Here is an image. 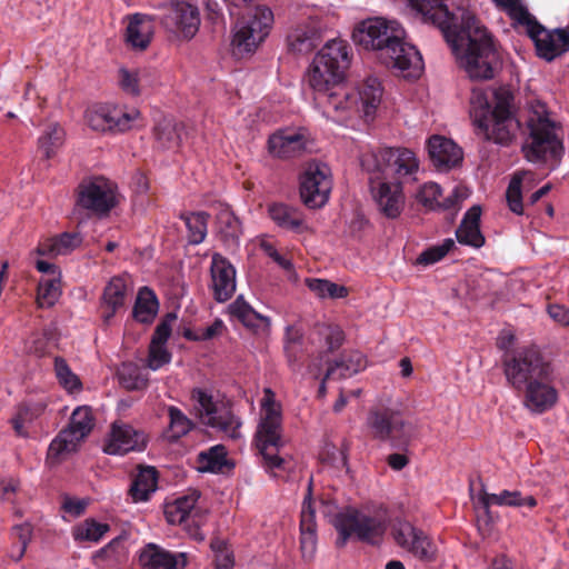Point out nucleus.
Segmentation results:
<instances>
[{"label":"nucleus","instance_id":"nucleus-1","mask_svg":"<svg viewBox=\"0 0 569 569\" xmlns=\"http://www.w3.org/2000/svg\"><path fill=\"white\" fill-rule=\"evenodd\" d=\"M425 22L437 27L472 80H491L501 68L492 36L461 1L450 9L448 0H409Z\"/></svg>","mask_w":569,"mask_h":569},{"label":"nucleus","instance_id":"nucleus-2","mask_svg":"<svg viewBox=\"0 0 569 569\" xmlns=\"http://www.w3.org/2000/svg\"><path fill=\"white\" fill-rule=\"evenodd\" d=\"M350 62L351 47L345 40H330L320 49L308 73L315 102L327 117L355 110L366 120L372 119L381 101V83L378 78L368 77L356 90L346 86L343 80Z\"/></svg>","mask_w":569,"mask_h":569},{"label":"nucleus","instance_id":"nucleus-3","mask_svg":"<svg viewBox=\"0 0 569 569\" xmlns=\"http://www.w3.org/2000/svg\"><path fill=\"white\" fill-rule=\"evenodd\" d=\"M501 365L508 386L521 395V403L528 411L542 415L558 402L553 365L538 347L506 352Z\"/></svg>","mask_w":569,"mask_h":569},{"label":"nucleus","instance_id":"nucleus-4","mask_svg":"<svg viewBox=\"0 0 569 569\" xmlns=\"http://www.w3.org/2000/svg\"><path fill=\"white\" fill-rule=\"evenodd\" d=\"M375 158L378 170L392 181L372 182V198L381 214L388 219H397L405 209L403 186L417 180L419 162L415 153L406 148H383Z\"/></svg>","mask_w":569,"mask_h":569},{"label":"nucleus","instance_id":"nucleus-5","mask_svg":"<svg viewBox=\"0 0 569 569\" xmlns=\"http://www.w3.org/2000/svg\"><path fill=\"white\" fill-rule=\"evenodd\" d=\"M402 31L389 24L382 18L367 19L352 32L355 43L379 51V57L387 67L405 72L406 78H417L422 70V57L416 47L406 43Z\"/></svg>","mask_w":569,"mask_h":569},{"label":"nucleus","instance_id":"nucleus-6","mask_svg":"<svg viewBox=\"0 0 569 569\" xmlns=\"http://www.w3.org/2000/svg\"><path fill=\"white\" fill-rule=\"evenodd\" d=\"M513 94L505 88L493 92V107L483 94L471 99L470 117L478 134L486 140L508 146L518 131L520 123L512 111Z\"/></svg>","mask_w":569,"mask_h":569},{"label":"nucleus","instance_id":"nucleus-7","mask_svg":"<svg viewBox=\"0 0 569 569\" xmlns=\"http://www.w3.org/2000/svg\"><path fill=\"white\" fill-rule=\"evenodd\" d=\"M261 410V419L254 435L256 447L261 457L260 463L270 477L283 479L290 471L291 463L280 455L284 447L281 406L276 401V395L270 388L263 391Z\"/></svg>","mask_w":569,"mask_h":569},{"label":"nucleus","instance_id":"nucleus-8","mask_svg":"<svg viewBox=\"0 0 569 569\" xmlns=\"http://www.w3.org/2000/svg\"><path fill=\"white\" fill-rule=\"evenodd\" d=\"M527 128L529 134L522 147L526 159L530 162H551L553 169L560 162L565 148L557 123L548 117L545 106L532 111Z\"/></svg>","mask_w":569,"mask_h":569},{"label":"nucleus","instance_id":"nucleus-9","mask_svg":"<svg viewBox=\"0 0 569 569\" xmlns=\"http://www.w3.org/2000/svg\"><path fill=\"white\" fill-rule=\"evenodd\" d=\"M388 513L382 507L368 512L355 508L336 515L333 526L338 532L337 546L342 548L350 538L369 545L379 543L388 528Z\"/></svg>","mask_w":569,"mask_h":569},{"label":"nucleus","instance_id":"nucleus-10","mask_svg":"<svg viewBox=\"0 0 569 569\" xmlns=\"http://www.w3.org/2000/svg\"><path fill=\"white\" fill-rule=\"evenodd\" d=\"M273 24V13L267 6H249L238 18L232 37L236 54L254 52L269 36Z\"/></svg>","mask_w":569,"mask_h":569},{"label":"nucleus","instance_id":"nucleus-11","mask_svg":"<svg viewBox=\"0 0 569 569\" xmlns=\"http://www.w3.org/2000/svg\"><path fill=\"white\" fill-rule=\"evenodd\" d=\"M94 427V417L88 406L73 410L69 423L51 440L47 451V462L51 466L63 461L77 451L79 443L87 438Z\"/></svg>","mask_w":569,"mask_h":569},{"label":"nucleus","instance_id":"nucleus-12","mask_svg":"<svg viewBox=\"0 0 569 569\" xmlns=\"http://www.w3.org/2000/svg\"><path fill=\"white\" fill-rule=\"evenodd\" d=\"M367 427L372 439L389 441L397 449H406L412 438L411 425L403 419L401 412L385 406L369 410Z\"/></svg>","mask_w":569,"mask_h":569},{"label":"nucleus","instance_id":"nucleus-13","mask_svg":"<svg viewBox=\"0 0 569 569\" xmlns=\"http://www.w3.org/2000/svg\"><path fill=\"white\" fill-rule=\"evenodd\" d=\"M331 189L330 168L323 162H308L299 176V194L302 203L310 209H319L328 202Z\"/></svg>","mask_w":569,"mask_h":569},{"label":"nucleus","instance_id":"nucleus-14","mask_svg":"<svg viewBox=\"0 0 569 569\" xmlns=\"http://www.w3.org/2000/svg\"><path fill=\"white\" fill-rule=\"evenodd\" d=\"M140 117L136 109H127L111 103H94L87 108L84 120L97 132L119 133L130 130Z\"/></svg>","mask_w":569,"mask_h":569},{"label":"nucleus","instance_id":"nucleus-15","mask_svg":"<svg viewBox=\"0 0 569 569\" xmlns=\"http://www.w3.org/2000/svg\"><path fill=\"white\" fill-rule=\"evenodd\" d=\"M156 18L169 33L181 40H191L200 27L199 9L186 1L174 0L163 4Z\"/></svg>","mask_w":569,"mask_h":569},{"label":"nucleus","instance_id":"nucleus-16","mask_svg":"<svg viewBox=\"0 0 569 569\" xmlns=\"http://www.w3.org/2000/svg\"><path fill=\"white\" fill-rule=\"evenodd\" d=\"M518 21L527 27L529 37L535 41L537 54L552 61L569 49V33L557 29L546 30L526 9L520 8Z\"/></svg>","mask_w":569,"mask_h":569},{"label":"nucleus","instance_id":"nucleus-17","mask_svg":"<svg viewBox=\"0 0 569 569\" xmlns=\"http://www.w3.org/2000/svg\"><path fill=\"white\" fill-rule=\"evenodd\" d=\"M391 536L401 549L425 563L436 562L439 549L436 541L422 529L406 520L393 523Z\"/></svg>","mask_w":569,"mask_h":569},{"label":"nucleus","instance_id":"nucleus-18","mask_svg":"<svg viewBox=\"0 0 569 569\" xmlns=\"http://www.w3.org/2000/svg\"><path fill=\"white\" fill-rule=\"evenodd\" d=\"M191 399L194 401V409L204 425L222 431L230 438L239 437L238 429L241 422L230 410L219 408L210 392L201 388H194L191 392Z\"/></svg>","mask_w":569,"mask_h":569},{"label":"nucleus","instance_id":"nucleus-19","mask_svg":"<svg viewBox=\"0 0 569 569\" xmlns=\"http://www.w3.org/2000/svg\"><path fill=\"white\" fill-rule=\"evenodd\" d=\"M77 206L98 216L107 214L116 206L114 192L104 180L81 183Z\"/></svg>","mask_w":569,"mask_h":569},{"label":"nucleus","instance_id":"nucleus-20","mask_svg":"<svg viewBox=\"0 0 569 569\" xmlns=\"http://www.w3.org/2000/svg\"><path fill=\"white\" fill-rule=\"evenodd\" d=\"M147 446V437L142 431L132 426L114 422L103 445V451L108 455L123 456L130 451H142Z\"/></svg>","mask_w":569,"mask_h":569},{"label":"nucleus","instance_id":"nucleus-21","mask_svg":"<svg viewBox=\"0 0 569 569\" xmlns=\"http://www.w3.org/2000/svg\"><path fill=\"white\" fill-rule=\"evenodd\" d=\"M211 288L213 297L219 302L229 300L236 291V269L227 258L218 252L212 254Z\"/></svg>","mask_w":569,"mask_h":569},{"label":"nucleus","instance_id":"nucleus-22","mask_svg":"<svg viewBox=\"0 0 569 569\" xmlns=\"http://www.w3.org/2000/svg\"><path fill=\"white\" fill-rule=\"evenodd\" d=\"M312 477L309 480L300 513V549L305 559H311L317 548L316 510L312 506Z\"/></svg>","mask_w":569,"mask_h":569},{"label":"nucleus","instance_id":"nucleus-23","mask_svg":"<svg viewBox=\"0 0 569 569\" xmlns=\"http://www.w3.org/2000/svg\"><path fill=\"white\" fill-rule=\"evenodd\" d=\"M267 214L278 228L284 231L302 234L309 230L303 211L289 203L270 202L267 204Z\"/></svg>","mask_w":569,"mask_h":569},{"label":"nucleus","instance_id":"nucleus-24","mask_svg":"<svg viewBox=\"0 0 569 569\" xmlns=\"http://www.w3.org/2000/svg\"><path fill=\"white\" fill-rule=\"evenodd\" d=\"M427 150L430 161L439 171H449L463 160L462 149L451 139L442 136L429 138Z\"/></svg>","mask_w":569,"mask_h":569},{"label":"nucleus","instance_id":"nucleus-25","mask_svg":"<svg viewBox=\"0 0 569 569\" xmlns=\"http://www.w3.org/2000/svg\"><path fill=\"white\" fill-rule=\"evenodd\" d=\"M139 563L143 569H184L187 555L171 552L156 543H148L140 551Z\"/></svg>","mask_w":569,"mask_h":569},{"label":"nucleus","instance_id":"nucleus-26","mask_svg":"<svg viewBox=\"0 0 569 569\" xmlns=\"http://www.w3.org/2000/svg\"><path fill=\"white\" fill-rule=\"evenodd\" d=\"M306 137L299 132L278 131L268 139V151L280 159H290L306 149Z\"/></svg>","mask_w":569,"mask_h":569},{"label":"nucleus","instance_id":"nucleus-27","mask_svg":"<svg viewBox=\"0 0 569 569\" xmlns=\"http://www.w3.org/2000/svg\"><path fill=\"white\" fill-rule=\"evenodd\" d=\"M367 367V359L356 350L343 351L340 357L328 365L326 378L328 379H343L351 377Z\"/></svg>","mask_w":569,"mask_h":569},{"label":"nucleus","instance_id":"nucleus-28","mask_svg":"<svg viewBox=\"0 0 569 569\" xmlns=\"http://www.w3.org/2000/svg\"><path fill=\"white\" fill-rule=\"evenodd\" d=\"M481 208L472 206L463 216L460 226L456 230L459 243L480 248L485 244V237L480 230Z\"/></svg>","mask_w":569,"mask_h":569},{"label":"nucleus","instance_id":"nucleus-29","mask_svg":"<svg viewBox=\"0 0 569 569\" xmlns=\"http://www.w3.org/2000/svg\"><path fill=\"white\" fill-rule=\"evenodd\" d=\"M218 234L223 244L228 248L239 246L242 234V227L239 218L227 204H220L216 216Z\"/></svg>","mask_w":569,"mask_h":569},{"label":"nucleus","instance_id":"nucleus-30","mask_svg":"<svg viewBox=\"0 0 569 569\" xmlns=\"http://www.w3.org/2000/svg\"><path fill=\"white\" fill-rule=\"evenodd\" d=\"M127 283L121 277H113L106 286L101 298L102 318L106 323L124 306Z\"/></svg>","mask_w":569,"mask_h":569},{"label":"nucleus","instance_id":"nucleus-31","mask_svg":"<svg viewBox=\"0 0 569 569\" xmlns=\"http://www.w3.org/2000/svg\"><path fill=\"white\" fill-rule=\"evenodd\" d=\"M147 14L134 13L128 23L126 40L134 49L144 50L153 36V20Z\"/></svg>","mask_w":569,"mask_h":569},{"label":"nucleus","instance_id":"nucleus-32","mask_svg":"<svg viewBox=\"0 0 569 569\" xmlns=\"http://www.w3.org/2000/svg\"><path fill=\"white\" fill-rule=\"evenodd\" d=\"M479 500L485 508L486 512H489L491 506H503V507H522L535 508L537 506V499L533 496L523 497L519 490H502L499 493H488L482 491Z\"/></svg>","mask_w":569,"mask_h":569},{"label":"nucleus","instance_id":"nucleus-33","mask_svg":"<svg viewBox=\"0 0 569 569\" xmlns=\"http://www.w3.org/2000/svg\"><path fill=\"white\" fill-rule=\"evenodd\" d=\"M82 242V238L77 232H63L60 236L47 239L39 243L37 252L40 256L46 254H68Z\"/></svg>","mask_w":569,"mask_h":569},{"label":"nucleus","instance_id":"nucleus-34","mask_svg":"<svg viewBox=\"0 0 569 569\" xmlns=\"http://www.w3.org/2000/svg\"><path fill=\"white\" fill-rule=\"evenodd\" d=\"M158 483V472L153 467L140 469L132 480L129 493L133 502L147 501L152 492L156 491Z\"/></svg>","mask_w":569,"mask_h":569},{"label":"nucleus","instance_id":"nucleus-35","mask_svg":"<svg viewBox=\"0 0 569 569\" xmlns=\"http://www.w3.org/2000/svg\"><path fill=\"white\" fill-rule=\"evenodd\" d=\"M159 301L154 291L148 287H142L137 296L133 307V318L141 323H151L158 312Z\"/></svg>","mask_w":569,"mask_h":569},{"label":"nucleus","instance_id":"nucleus-36","mask_svg":"<svg viewBox=\"0 0 569 569\" xmlns=\"http://www.w3.org/2000/svg\"><path fill=\"white\" fill-rule=\"evenodd\" d=\"M320 42V32L315 27H300L288 36L290 51L299 54L311 52Z\"/></svg>","mask_w":569,"mask_h":569},{"label":"nucleus","instance_id":"nucleus-37","mask_svg":"<svg viewBox=\"0 0 569 569\" xmlns=\"http://www.w3.org/2000/svg\"><path fill=\"white\" fill-rule=\"evenodd\" d=\"M209 213L206 211L184 212L180 214V219L184 222L188 230V242L192 246L200 244L204 241L208 233Z\"/></svg>","mask_w":569,"mask_h":569},{"label":"nucleus","instance_id":"nucleus-38","mask_svg":"<svg viewBox=\"0 0 569 569\" xmlns=\"http://www.w3.org/2000/svg\"><path fill=\"white\" fill-rule=\"evenodd\" d=\"M198 499L199 493L194 491L190 495L179 497L172 503L167 505L164 515L168 522L172 525H181L184 522L194 509Z\"/></svg>","mask_w":569,"mask_h":569},{"label":"nucleus","instance_id":"nucleus-39","mask_svg":"<svg viewBox=\"0 0 569 569\" xmlns=\"http://www.w3.org/2000/svg\"><path fill=\"white\" fill-rule=\"evenodd\" d=\"M181 124L171 118L160 119L153 129L157 142L164 149H173L180 144Z\"/></svg>","mask_w":569,"mask_h":569},{"label":"nucleus","instance_id":"nucleus-40","mask_svg":"<svg viewBox=\"0 0 569 569\" xmlns=\"http://www.w3.org/2000/svg\"><path fill=\"white\" fill-rule=\"evenodd\" d=\"M229 312L231 317L238 319L248 328H257L258 322L269 325V318L258 313L244 299L239 296L230 306Z\"/></svg>","mask_w":569,"mask_h":569},{"label":"nucleus","instance_id":"nucleus-41","mask_svg":"<svg viewBox=\"0 0 569 569\" xmlns=\"http://www.w3.org/2000/svg\"><path fill=\"white\" fill-rule=\"evenodd\" d=\"M64 136V130L60 124L51 123L47 127L38 140L39 150L46 159H50L57 153V150L63 144Z\"/></svg>","mask_w":569,"mask_h":569},{"label":"nucleus","instance_id":"nucleus-42","mask_svg":"<svg viewBox=\"0 0 569 569\" xmlns=\"http://www.w3.org/2000/svg\"><path fill=\"white\" fill-rule=\"evenodd\" d=\"M53 371L59 385L68 392H79L82 389L80 378L71 370L67 360L60 356L53 359Z\"/></svg>","mask_w":569,"mask_h":569},{"label":"nucleus","instance_id":"nucleus-43","mask_svg":"<svg viewBox=\"0 0 569 569\" xmlns=\"http://www.w3.org/2000/svg\"><path fill=\"white\" fill-rule=\"evenodd\" d=\"M200 469L208 472H221L227 466V450L222 445H216L198 455Z\"/></svg>","mask_w":569,"mask_h":569},{"label":"nucleus","instance_id":"nucleus-44","mask_svg":"<svg viewBox=\"0 0 569 569\" xmlns=\"http://www.w3.org/2000/svg\"><path fill=\"white\" fill-rule=\"evenodd\" d=\"M169 427L168 438L177 441L186 436L192 428L193 422L176 406H169L168 409Z\"/></svg>","mask_w":569,"mask_h":569},{"label":"nucleus","instance_id":"nucleus-45","mask_svg":"<svg viewBox=\"0 0 569 569\" xmlns=\"http://www.w3.org/2000/svg\"><path fill=\"white\" fill-rule=\"evenodd\" d=\"M306 284L319 298L337 299L348 296V289L345 286L337 284L327 279L307 278Z\"/></svg>","mask_w":569,"mask_h":569},{"label":"nucleus","instance_id":"nucleus-46","mask_svg":"<svg viewBox=\"0 0 569 569\" xmlns=\"http://www.w3.org/2000/svg\"><path fill=\"white\" fill-rule=\"evenodd\" d=\"M60 295V277L42 278L39 281L37 302L41 308L52 307Z\"/></svg>","mask_w":569,"mask_h":569},{"label":"nucleus","instance_id":"nucleus-47","mask_svg":"<svg viewBox=\"0 0 569 569\" xmlns=\"http://www.w3.org/2000/svg\"><path fill=\"white\" fill-rule=\"evenodd\" d=\"M109 529L110 527L107 523L87 519L83 523L76 527L73 537L78 541H99Z\"/></svg>","mask_w":569,"mask_h":569},{"label":"nucleus","instance_id":"nucleus-48","mask_svg":"<svg viewBox=\"0 0 569 569\" xmlns=\"http://www.w3.org/2000/svg\"><path fill=\"white\" fill-rule=\"evenodd\" d=\"M455 248V241L450 238L445 239L442 243L431 246L423 250L416 259V264L431 266L442 260L447 253Z\"/></svg>","mask_w":569,"mask_h":569},{"label":"nucleus","instance_id":"nucleus-49","mask_svg":"<svg viewBox=\"0 0 569 569\" xmlns=\"http://www.w3.org/2000/svg\"><path fill=\"white\" fill-rule=\"evenodd\" d=\"M118 375L121 385L128 390H140L147 387V379L141 375L139 368L132 363H123Z\"/></svg>","mask_w":569,"mask_h":569},{"label":"nucleus","instance_id":"nucleus-50","mask_svg":"<svg viewBox=\"0 0 569 569\" xmlns=\"http://www.w3.org/2000/svg\"><path fill=\"white\" fill-rule=\"evenodd\" d=\"M316 332L325 340L329 352H333L339 349L345 341V332L337 325H318L316 327Z\"/></svg>","mask_w":569,"mask_h":569},{"label":"nucleus","instance_id":"nucleus-51","mask_svg":"<svg viewBox=\"0 0 569 569\" xmlns=\"http://www.w3.org/2000/svg\"><path fill=\"white\" fill-rule=\"evenodd\" d=\"M210 547L214 553L216 569H232L234 566L233 552L229 548L226 540L214 538L211 540Z\"/></svg>","mask_w":569,"mask_h":569},{"label":"nucleus","instance_id":"nucleus-52","mask_svg":"<svg viewBox=\"0 0 569 569\" xmlns=\"http://www.w3.org/2000/svg\"><path fill=\"white\" fill-rule=\"evenodd\" d=\"M521 183V176L516 173L510 180L506 191L508 207L516 214H522L523 212Z\"/></svg>","mask_w":569,"mask_h":569},{"label":"nucleus","instance_id":"nucleus-53","mask_svg":"<svg viewBox=\"0 0 569 569\" xmlns=\"http://www.w3.org/2000/svg\"><path fill=\"white\" fill-rule=\"evenodd\" d=\"M441 188L435 182L425 183L417 193V200L429 210H438Z\"/></svg>","mask_w":569,"mask_h":569},{"label":"nucleus","instance_id":"nucleus-54","mask_svg":"<svg viewBox=\"0 0 569 569\" xmlns=\"http://www.w3.org/2000/svg\"><path fill=\"white\" fill-rule=\"evenodd\" d=\"M170 361H171V353L166 348V345L150 343L149 356H148V367L151 370H158L162 366L169 363Z\"/></svg>","mask_w":569,"mask_h":569},{"label":"nucleus","instance_id":"nucleus-55","mask_svg":"<svg viewBox=\"0 0 569 569\" xmlns=\"http://www.w3.org/2000/svg\"><path fill=\"white\" fill-rule=\"evenodd\" d=\"M118 81L120 88L126 93L131 96H138L140 93L138 71L121 68L119 70Z\"/></svg>","mask_w":569,"mask_h":569},{"label":"nucleus","instance_id":"nucleus-56","mask_svg":"<svg viewBox=\"0 0 569 569\" xmlns=\"http://www.w3.org/2000/svg\"><path fill=\"white\" fill-rule=\"evenodd\" d=\"M176 319V313H167L164 318L160 321V323H158V326L156 327L150 343L166 345L172 331V322Z\"/></svg>","mask_w":569,"mask_h":569},{"label":"nucleus","instance_id":"nucleus-57","mask_svg":"<svg viewBox=\"0 0 569 569\" xmlns=\"http://www.w3.org/2000/svg\"><path fill=\"white\" fill-rule=\"evenodd\" d=\"M283 350L290 369L295 372L299 371L305 360V343L283 345Z\"/></svg>","mask_w":569,"mask_h":569},{"label":"nucleus","instance_id":"nucleus-58","mask_svg":"<svg viewBox=\"0 0 569 569\" xmlns=\"http://www.w3.org/2000/svg\"><path fill=\"white\" fill-rule=\"evenodd\" d=\"M46 408L47 403L44 401H29L20 405L17 412L30 423L39 418L44 412Z\"/></svg>","mask_w":569,"mask_h":569},{"label":"nucleus","instance_id":"nucleus-59","mask_svg":"<svg viewBox=\"0 0 569 569\" xmlns=\"http://www.w3.org/2000/svg\"><path fill=\"white\" fill-rule=\"evenodd\" d=\"M260 247L262 251L282 269L287 271L293 270L292 262L284 258L283 256H281L272 243L262 241Z\"/></svg>","mask_w":569,"mask_h":569},{"label":"nucleus","instance_id":"nucleus-60","mask_svg":"<svg viewBox=\"0 0 569 569\" xmlns=\"http://www.w3.org/2000/svg\"><path fill=\"white\" fill-rule=\"evenodd\" d=\"M87 505L86 500L66 496L62 501V509L73 517H79L86 511Z\"/></svg>","mask_w":569,"mask_h":569},{"label":"nucleus","instance_id":"nucleus-61","mask_svg":"<svg viewBox=\"0 0 569 569\" xmlns=\"http://www.w3.org/2000/svg\"><path fill=\"white\" fill-rule=\"evenodd\" d=\"M13 535L18 538L20 542L19 553L17 556V560H20L26 552L27 545L30 540L31 530L28 525H19L13 527Z\"/></svg>","mask_w":569,"mask_h":569},{"label":"nucleus","instance_id":"nucleus-62","mask_svg":"<svg viewBox=\"0 0 569 569\" xmlns=\"http://www.w3.org/2000/svg\"><path fill=\"white\" fill-rule=\"evenodd\" d=\"M465 199L463 193L459 188H455L451 193L440 201L438 210L457 209L459 203Z\"/></svg>","mask_w":569,"mask_h":569},{"label":"nucleus","instance_id":"nucleus-63","mask_svg":"<svg viewBox=\"0 0 569 569\" xmlns=\"http://www.w3.org/2000/svg\"><path fill=\"white\" fill-rule=\"evenodd\" d=\"M224 329V323L221 319H216L209 327L200 330L199 332V341L210 340L214 337H218L222 333Z\"/></svg>","mask_w":569,"mask_h":569},{"label":"nucleus","instance_id":"nucleus-64","mask_svg":"<svg viewBox=\"0 0 569 569\" xmlns=\"http://www.w3.org/2000/svg\"><path fill=\"white\" fill-rule=\"evenodd\" d=\"M548 313L555 321L569 326V308L561 305H550Z\"/></svg>","mask_w":569,"mask_h":569}]
</instances>
